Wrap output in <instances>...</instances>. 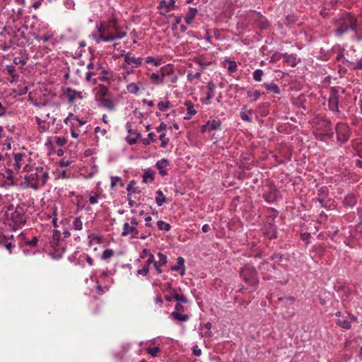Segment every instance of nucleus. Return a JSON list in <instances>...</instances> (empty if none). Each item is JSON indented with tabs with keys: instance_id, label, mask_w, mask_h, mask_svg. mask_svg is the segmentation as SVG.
<instances>
[{
	"instance_id": "40",
	"label": "nucleus",
	"mask_w": 362,
	"mask_h": 362,
	"mask_svg": "<svg viewBox=\"0 0 362 362\" xmlns=\"http://www.w3.org/2000/svg\"><path fill=\"white\" fill-rule=\"evenodd\" d=\"M0 244L1 245L4 244V247L8 251V252L10 254L12 253V248L13 247V246L11 242H8L6 240L5 237L0 235Z\"/></svg>"
},
{
	"instance_id": "26",
	"label": "nucleus",
	"mask_w": 362,
	"mask_h": 362,
	"mask_svg": "<svg viewBox=\"0 0 362 362\" xmlns=\"http://www.w3.org/2000/svg\"><path fill=\"white\" fill-rule=\"evenodd\" d=\"M356 203V197L354 194H347L344 199V204L346 206H354Z\"/></svg>"
},
{
	"instance_id": "7",
	"label": "nucleus",
	"mask_w": 362,
	"mask_h": 362,
	"mask_svg": "<svg viewBox=\"0 0 362 362\" xmlns=\"http://www.w3.org/2000/svg\"><path fill=\"white\" fill-rule=\"evenodd\" d=\"M139 222L134 217H131L128 221L125 222L123 225V230L122 233V236H130L132 238H137L139 230L137 226Z\"/></svg>"
},
{
	"instance_id": "50",
	"label": "nucleus",
	"mask_w": 362,
	"mask_h": 362,
	"mask_svg": "<svg viewBox=\"0 0 362 362\" xmlns=\"http://www.w3.org/2000/svg\"><path fill=\"white\" fill-rule=\"evenodd\" d=\"M146 351L148 354H150L152 357H156L158 353L160 351V349L158 346L155 347H148L146 349Z\"/></svg>"
},
{
	"instance_id": "2",
	"label": "nucleus",
	"mask_w": 362,
	"mask_h": 362,
	"mask_svg": "<svg viewBox=\"0 0 362 362\" xmlns=\"http://www.w3.org/2000/svg\"><path fill=\"white\" fill-rule=\"evenodd\" d=\"M336 32L341 36L349 30L354 31L356 40H362V29L358 25L356 17L349 13L342 14L335 21Z\"/></svg>"
},
{
	"instance_id": "51",
	"label": "nucleus",
	"mask_w": 362,
	"mask_h": 362,
	"mask_svg": "<svg viewBox=\"0 0 362 362\" xmlns=\"http://www.w3.org/2000/svg\"><path fill=\"white\" fill-rule=\"evenodd\" d=\"M114 255V251L112 249H106L103 252L102 259L107 260Z\"/></svg>"
},
{
	"instance_id": "47",
	"label": "nucleus",
	"mask_w": 362,
	"mask_h": 362,
	"mask_svg": "<svg viewBox=\"0 0 362 362\" xmlns=\"http://www.w3.org/2000/svg\"><path fill=\"white\" fill-rule=\"evenodd\" d=\"M264 197L267 202H274L276 200V192L273 189H271V191L268 194H265Z\"/></svg>"
},
{
	"instance_id": "9",
	"label": "nucleus",
	"mask_w": 362,
	"mask_h": 362,
	"mask_svg": "<svg viewBox=\"0 0 362 362\" xmlns=\"http://www.w3.org/2000/svg\"><path fill=\"white\" fill-rule=\"evenodd\" d=\"M175 300H176L175 310L172 313V317H187V315H181V313L183 312L184 310L182 303H187V298L183 295L175 293Z\"/></svg>"
},
{
	"instance_id": "16",
	"label": "nucleus",
	"mask_w": 362,
	"mask_h": 362,
	"mask_svg": "<svg viewBox=\"0 0 362 362\" xmlns=\"http://www.w3.org/2000/svg\"><path fill=\"white\" fill-rule=\"evenodd\" d=\"M131 127H132V124L129 122H127L125 125V127L129 133L128 136H127V141L129 144L132 145V144H134L137 141L139 134L136 132L133 131L131 129Z\"/></svg>"
},
{
	"instance_id": "24",
	"label": "nucleus",
	"mask_w": 362,
	"mask_h": 362,
	"mask_svg": "<svg viewBox=\"0 0 362 362\" xmlns=\"http://www.w3.org/2000/svg\"><path fill=\"white\" fill-rule=\"evenodd\" d=\"M252 111L251 110H247L246 107L244 106L240 111V117L244 121L251 122L252 121Z\"/></svg>"
},
{
	"instance_id": "55",
	"label": "nucleus",
	"mask_w": 362,
	"mask_h": 362,
	"mask_svg": "<svg viewBox=\"0 0 362 362\" xmlns=\"http://www.w3.org/2000/svg\"><path fill=\"white\" fill-rule=\"evenodd\" d=\"M6 70L8 73L12 76L13 81L16 79L18 76L16 74V69L13 65H7Z\"/></svg>"
},
{
	"instance_id": "28",
	"label": "nucleus",
	"mask_w": 362,
	"mask_h": 362,
	"mask_svg": "<svg viewBox=\"0 0 362 362\" xmlns=\"http://www.w3.org/2000/svg\"><path fill=\"white\" fill-rule=\"evenodd\" d=\"M197 13V9L194 8H189L188 12L186 14L185 21L187 24H191L193 19Z\"/></svg>"
},
{
	"instance_id": "52",
	"label": "nucleus",
	"mask_w": 362,
	"mask_h": 362,
	"mask_svg": "<svg viewBox=\"0 0 362 362\" xmlns=\"http://www.w3.org/2000/svg\"><path fill=\"white\" fill-rule=\"evenodd\" d=\"M264 72L262 69H256L253 72V78L255 81L259 82L262 80Z\"/></svg>"
},
{
	"instance_id": "27",
	"label": "nucleus",
	"mask_w": 362,
	"mask_h": 362,
	"mask_svg": "<svg viewBox=\"0 0 362 362\" xmlns=\"http://www.w3.org/2000/svg\"><path fill=\"white\" fill-rule=\"evenodd\" d=\"M221 122L219 119L209 120L206 123V127H208L209 131L219 129L221 128Z\"/></svg>"
},
{
	"instance_id": "57",
	"label": "nucleus",
	"mask_w": 362,
	"mask_h": 362,
	"mask_svg": "<svg viewBox=\"0 0 362 362\" xmlns=\"http://www.w3.org/2000/svg\"><path fill=\"white\" fill-rule=\"evenodd\" d=\"M159 139L161 141L160 146L163 148L166 147L168 144L169 139L166 137L165 134L163 133L159 136Z\"/></svg>"
},
{
	"instance_id": "8",
	"label": "nucleus",
	"mask_w": 362,
	"mask_h": 362,
	"mask_svg": "<svg viewBox=\"0 0 362 362\" xmlns=\"http://www.w3.org/2000/svg\"><path fill=\"white\" fill-rule=\"evenodd\" d=\"M95 100L98 103L99 107L106 109L109 112H114L116 110L117 100L112 99L110 97L101 98L99 95H95Z\"/></svg>"
},
{
	"instance_id": "62",
	"label": "nucleus",
	"mask_w": 362,
	"mask_h": 362,
	"mask_svg": "<svg viewBox=\"0 0 362 362\" xmlns=\"http://www.w3.org/2000/svg\"><path fill=\"white\" fill-rule=\"evenodd\" d=\"M35 38L38 40H42L43 42H47L50 40V36L49 35H43L41 37L36 36Z\"/></svg>"
},
{
	"instance_id": "44",
	"label": "nucleus",
	"mask_w": 362,
	"mask_h": 362,
	"mask_svg": "<svg viewBox=\"0 0 362 362\" xmlns=\"http://www.w3.org/2000/svg\"><path fill=\"white\" fill-rule=\"evenodd\" d=\"M226 62L228 63V71L232 74L237 71L238 66L235 61H230L229 59L225 60Z\"/></svg>"
},
{
	"instance_id": "32",
	"label": "nucleus",
	"mask_w": 362,
	"mask_h": 362,
	"mask_svg": "<svg viewBox=\"0 0 362 362\" xmlns=\"http://www.w3.org/2000/svg\"><path fill=\"white\" fill-rule=\"evenodd\" d=\"M71 228L75 230H81L83 228V222L81 221V216H77L74 218L72 224Z\"/></svg>"
},
{
	"instance_id": "30",
	"label": "nucleus",
	"mask_w": 362,
	"mask_h": 362,
	"mask_svg": "<svg viewBox=\"0 0 362 362\" xmlns=\"http://www.w3.org/2000/svg\"><path fill=\"white\" fill-rule=\"evenodd\" d=\"M154 171L151 169H147L144 171L142 179L143 182L145 183H148L149 182H152L154 179Z\"/></svg>"
},
{
	"instance_id": "13",
	"label": "nucleus",
	"mask_w": 362,
	"mask_h": 362,
	"mask_svg": "<svg viewBox=\"0 0 362 362\" xmlns=\"http://www.w3.org/2000/svg\"><path fill=\"white\" fill-rule=\"evenodd\" d=\"M175 8V1L174 0H170L168 2L163 0L160 2L158 8L160 13L165 15L167 13L173 10Z\"/></svg>"
},
{
	"instance_id": "6",
	"label": "nucleus",
	"mask_w": 362,
	"mask_h": 362,
	"mask_svg": "<svg viewBox=\"0 0 362 362\" xmlns=\"http://www.w3.org/2000/svg\"><path fill=\"white\" fill-rule=\"evenodd\" d=\"M241 277L245 283L249 285H256L258 284L257 272L254 267L250 264H246L240 272Z\"/></svg>"
},
{
	"instance_id": "60",
	"label": "nucleus",
	"mask_w": 362,
	"mask_h": 362,
	"mask_svg": "<svg viewBox=\"0 0 362 362\" xmlns=\"http://www.w3.org/2000/svg\"><path fill=\"white\" fill-rule=\"evenodd\" d=\"M121 67L125 70V73L127 74V75H129V74H132L134 73V69L136 68H132V66H127V65H122Z\"/></svg>"
},
{
	"instance_id": "39",
	"label": "nucleus",
	"mask_w": 362,
	"mask_h": 362,
	"mask_svg": "<svg viewBox=\"0 0 362 362\" xmlns=\"http://www.w3.org/2000/svg\"><path fill=\"white\" fill-rule=\"evenodd\" d=\"M201 78V72L194 74L192 71H187V78L189 82H192L194 80H199Z\"/></svg>"
},
{
	"instance_id": "3",
	"label": "nucleus",
	"mask_w": 362,
	"mask_h": 362,
	"mask_svg": "<svg viewBox=\"0 0 362 362\" xmlns=\"http://www.w3.org/2000/svg\"><path fill=\"white\" fill-rule=\"evenodd\" d=\"M25 211L23 205H18L16 208L12 204L8 205L5 211L7 224L13 230L23 226L26 222Z\"/></svg>"
},
{
	"instance_id": "15",
	"label": "nucleus",
	"mask_w": 362,
	"mask_h": 362,
	"mask_svg": "<svg viewBox=\"0 0 362 362\" xmlns=\"http://www.w3.org/2000/svg\"><path fill=\"white\" fill-rule=\"evenodd\" d=\"M35 119L38 126V131L40 133H43L49 130L50 124L49 122H47V120L44 118L42 114H40V117L35 116Z\"/></svg>"
},
{
	"instance_id": "11",
	"label": "nucleus",
	"mask_w": 362,
	"mask_h": 362,
	"mask_svg": "<svg viewBox=\"0 0 362 362\" xmlns=\"http://www.w3.org/2000/svg\"><path fill=\"white\" fill-rule=\"evenodd\" d=\"M336 132L337 134V139L344 143L349 138V127L344 123H338L336 127Z\"/></svg>"
},
{
	"instance_id": "43",
	"label": "nucleus",
	"mask_w": 362,
	"mask_h": 362,
	"mask_svg": "<svg viewBox=\"0 0 362 362\" xmlns=\"http://www.w3.org/2000/svg\"><path fill=\"white\" fill-rule=\"evenodd\" d=\"M158 228L160 230L169 231L171 228L170 225L165 221H158L157 222Z\"/></svg>"
},
{
	"instance_id": "63",
	"label": "nucleus",
	"mask_w": 362,
	"mask_h": 362,
	"mask_svg": "<svg viewBox=\"0 0 362 362\" xmlns=\"http://www.w3.org/2000/svg\"><path fill=\"white\" fill-rule=\"evenodd\" d=\"M167 129V125L164 122H161L159 126L156 127V131L158 132H163Z\"/></svg>"
},
{
	"instance_id": "34",
	"label": "nucleus",
	"mask_w": 362,
	"mask_h": 362,
	"mask_svg": "<svg viewBox=\"0 0 362 362\" xmlns=\"http://www.w3.org/2000/svg\"><path fill=\"white\" fill-rule=\"evenodd\" d=\"M19 238L25 242V243L31 247H35L37 243V238L36 237H33L31 240H27L25 238L24 233H21L19 235Z\"/></svg>"
},
{
	"instance_id": "37",
	"label": "nucleus",
	"mask_w": 362,
	"mask_h": 362,
	"mask_svg": "<svg viewBox=\"0 0 362 362\" xmlns=\"http://www.w3.org/2000/svg\"><path fill=\"white\" fill-rule=\"evenodd\" d=\"M262 94L263 93H262L258 90H248L247 91V97L252 98L253 101L257 100Z\"/></svg>"
},
{
	"instance_id": "14",
	"label": "nucleus",
	"mask_w": 362,
	"mask_h": 362,
	"mask_svg": "<svg viewBox=\"0 0 362 362\" xmlns=\"http://www.w3.org/2000/svg\"><path fill=\"white\" fill-rule=\"evenodd\" d=\"M64 122L66 125L69 124H77L78 128L87 123V121L83 119H80L73 113H69V115L64 119Z\"/></svg>"
},
{
	"instance_id": "33",
	"label": "nucleus",
	"mask_w": 362,
	"mask_h": 362,
	"mask_svg": "<svg viewBox=\"0 0 362 362\" xmlns=\"http://www.w3.org/2000/svg\"><path fill=\"white\" fill-rule=\"evenodd\" d=\"M156 203L158 206H161L164 203L166 202V197L161 190L156 192Z\"/></svg>"
},
{
	"instance_id": "20",
	"label": "nucleus",
	"mask_w": 362,
	"mask_h": 362,
	"mask_svg": "<svg viewBox=\"0 0 362 362\" xmlns=\"http://www.w3.org/2000/svg\"><path fill=\"white\" fill-rule=\"evenodd\" d=\"M160 73L158 71L156 73L150 74L149 78L153 84L160 85L163 83V79L165 74L162 71V69H160Z\"/></svg>"
},
{
	"instance_id": "53",
	"label": "nucleus",
	"mask_w": 362,
	"mask_h": 362,
	"mask_svg": "<svg viewBox=\"0 0 362 362\" xmlns=\"http://www.w3.org/2000/svg\"><path fill=\"white\" fill-rule=\"evenodd\" d=\"M109 92L107 88L105 86H101L95 95H99L100 97H109Z\"/></svg>"
},
{
	"instance_id": "21",
	"label": "nucleus",
	"mask_w": 362,
	"mask_h": 362,
	"mask_svg": "<svg viewBox=\"0 0 362 362\" xmlns=\"http://www.w3.org/2000/svg\"><path fill=\"white\" fill-rule=\"evenodd\" d=\"M184 105L187 108V115L185 116L184 119H189L192 116L197 114L194 105L189 100L185 101Z\"/></svg>"
},
{
	"instance_id": "42",
	"label": "nucleus",
	"mask_w": 362,
	"mask_h": 362,
	"mask_svg": "<svg viewBox=\"0 0 362 362\" xmlns=\"http://www.w3.org/2000/svg\"><path fill=\"white\" fill-rule=\"evenodd\" d=\"M135 182L132 180L127 187V191L128 192L127 197H130L132 194L138 192L137 188L134 187Z\"/></svg>"
},
{
	"instance_id": "36",
	"label": "nucleus",
	"mask_w": 362,
	"mask_h": 362,
	"mask_svg": "<svg viewBox=\"0 0 362 362\" xmlns=\"http://www.w3.org/2000/svg\"><path fill=\"white\" fill-rule=\"evenodd\" d=\"M337 325L341 327L344 329H350L351 328V322L348 320L346 318H338L336 322Z\"/></svg>"
},
{
	"instance_id": "18",
	"label": "nucleus",
	"mask_w": 362,
	"mask_h": 362,
	"mask_svg": "<svg viewBox=\"0 0 362 362\" xmlns=\"http://www.w3.org/2000/svg\"><path fill=\"white\" fill-rule=\"evenodd\" d=\"M171 270L179 272L180 274L183 276L185 274V259L182 257H179L177 259L176 264L171 267Z\"/></svg>"
},
{
	"instance_id": "59",
	"label": "nucleus",
	"mask_w": 362,
	"mask_h": 362,
	"mask_svg": "<svg viewBox=\"0 0 362 362\" xmlns=\"http://www.w3.org/2000/svg\"><path fill=\"white\" fill-rule=\"evenodd\" d=\"M94 76V73L91 71H88L86 73V79L88 82L95 83L97 82V80L94 78L93 76Z\"/></svg>"
},
{
	"instance_id": "4",
	"label": "nucleus",
	"mask_w": 362,
	"mask_h": 362,
	"mask_svg": "<svg viewBox=\"0 0 362 362\" xmlns=\"http://www.w3.org/2000/svg\"><path fill=\"white\" fill-rule=\"evenodd\" d=\"M25 173L22 176L28 185L33 189L44 186L49 177L47 170L42 166H37L35 168H32L30 166Z\"/></svg>"
},
{
	"instance_id": "61",
	"label": "nucleus",
	"mask_w": 362,
	"mask_h": 362,
	"mask_svg": "<svg viewBox=\"0 0 362 362\" xmlns=\"http://www.w3.org/2000/svg\"><path fill=\"white\" fill-rule=\"evenodd\" d=\"M355 69H362V57L356 59V62H352Z\"/></svg>"
},
{
	"instance_id": "56",
	"label": "nucleus",
	"mask_w": 362,
	"mask_h": 362,
	"mask_svg": "<svg viewBox=\"0 0 362 362\" xmlns=\"http://www.w3.org/2000/svg\"><path fill=\"white\" fill-rule=\"evenodd\" d=\"M158 107L160 111H165L169 108L170 103L169 101H160L158 103Z\"/></svg>"
},
{
	"instance_id": "54",
	"label": "nucleus",
	"mask_w": 362,
	"mask_h": 362,
	"mask_svg": "<svg viewBox=\"0 0 362 362\" xmlns=\"http://www.w3.org/2000/svg\"><path fill=\"white\" fill-rule=\"evenodd\" d=\"M196 62L199 65L200 71L204 70L209 64L203 58L197 59Z\"/></svg>"
},
{
	"instance_id": "19",
	"label": "nucleus",
	"mask_w": 362,
	"mask_h": 362,
	"mask_svg": "<svg viewBox=\"0 0 362 362\" xmlns=\"http://www.w3.org/2000/svg\"><path fill=\"white\" fill-rule=\"evenodd\" d=\"M169 165V162L167 159L162 158L161 160L157 161L156 163V167L159 171L160 175L164 176L168 174V166Z\"/></svg>"
},
{
	"instance_id": "41",
	"label": "nucleus",
	"mask_w": 362,
	"mask_h": 362,
	"mask_svg": "<svg viewBox=\"0 0 362 362\" xmlns=\"http://www.w3.org/2000/svg\"><path fill=\"white\" fill-rule=\"evenodd\" d=\"M147 64H152L155 66H158L161 64V60L159 58H155L151 56H148L146 58L145 60Z\"/></svg>"
},
{
	"instance_id": "48",
	"label": "nucleus",
	"mask_w": 362,
	"mask_h": 362,
	"mask_svg": "<svg viewBox=\"0 0 362 362\" xmlns=\"http://www.w3.org/2000/svg\"><path fill=\"white\" fill-rule=\"evenodd\" d=\"M284 59L286 63L291 66H295L297 64V60L293 55H285Z\"/></svg>"
},
{
	"instance_id": "23",
	"label": "nucleus",
	"mask_w": 362,
	"mask_h": 362,
	"mask_svg": "<svg viewBox=\"0 0 362 362\" xmlns=\"http://www.w3.org/2000/svg\"><path fill=\"white\" fill-rule=\"evenodd\" d=\"M207 88L209 91L206 93L204 103L209 105L211 103V100L213 98V93L216 88V86L212 81H210L207 84Z\"/></svg>"
},
{
	"instance_id": "29",
	"label": "nucleus",
	"mask_w": 362,
	"mask_h": 362,
	"mask_svg": "<svg viewBox=\"0 0 362 362\" xmlns=\"http://www.w3.org/2000/svg\"><path fill=\"white\" fill-rule=\"evenodd\" d=\"M262 86L267 89V91L274 94H279L281 92L279 87L274 83H264Z\"/></svg>"
},
{
	"instance_id": "35",
	"label": "nucleus",
	"mask_w": 362,
	"mask_h": 362,
	"mask_svg": "<svg viewBox=\"0 0 362 362\" xmlns=\"http://www.w3.org/2000/svg\"><path fill=\"white\" fill-rule=\"evenodd\" d=\"M127 90L129 93L132 94H138L139 92V86L136 83H130L127 86Z\"/></svg>"
},
{
	"instance_id": "46",
	"label": "nucleus",
	"mask_w": 362,
	"mask_h": 362,
	"mask_svg": "<svg viewBox=\"0 0 362 362\" xmlns=\"http://www.w3.org/2000/svg\"><path fill=\"white\" fill-rule=\"evenodd\" d=\"M100 198V195L95 192H92L90 194L88 197V202L90 204H95L98 202L99 199Z\"/></svg>"
},
{
	"instance_id": "12",
	"label": "nucleus",
	"mask_w": 362,
	"mask_h": 362,
	"mask_svg": "<svg viewBox=\"0 0 362 362\" xmlns=\"http://www.w3.org/2000/svg\"><path fill=\"white\" fill-rule=\"evenodd\" d=\"M339 97L337 92L333 88L328 100V106L331 111L339 112L338 110Z\"/></svg>"
},
{
	"instance_id": "17",
	"label": "nucleus",
	"mask_w": 362,
	"mask_h": 362,
	"mask_svg": "<svg viewBox=\"0 0 362 362\" xmlns=\"http://www.w3.org/2000/svg\"><path fill=\"white\" fill-rule=\"evenodd\" d=\"M66 95L68 97L69 103H73L76 99H83V94L81 91L76 90L71 88H68L66 90Z\"/></svg>"
},
{
	"instance_id": "45",
	"label": "nucleus",
	"mask_w": 362,
	"mask_h": 362,
	"mask_svg": "<svg viewBox=\"0 0 362 362\" xmlns=\"http://www.w3.org/2000/svg\"><path fill=\"white\" fill-rule=\"evenodd\" d=\"M158 255V261H155V262L158 263V264L161 265V266H164L167 264L168 262V258H167V256L161 252H158L157 254Z\"/></svg>"
},
{
	"instance_id": "10",
	"label": "nucleus",
	"mask_w": 362,
	"mask_h": 362,
	"mask_svg": "<svg viewBox=\"0 0 362 362\" xmlns=\"http://www.w3.org/2000/svg\"><path fill=\"white\" fill-rule=\"evenodd\" d=\"M124 63L122 65L131 66L132 68H139L142 65L143 59L141 57H136L128 52L124 54Z\"/></svg>"
},
{
	"instance_id": "38",
	"label": "nucleus",
	"mask_w": 362,
	"mask_h": 362,
	"mask_svg": "<svg viewBox=\"0 0 362 362\" xmlns=\"http://www.w3.org/2000/svg\"><path fill=\"white\" fill-rule=\"evenodd\" d=\"M71 135L74 139H78L80 131L78 129L77 124H69Z\"/></svg>"
},
{
	"instance_id": "5",
	"label": "nucleus",
	"mask_w": 362,
	"mask_h": 362,
	"mask_svg": "<svg viewBox=\"0 0 362 362\" xmlns=\"http://www.w3.org/2000/svg\"><path fill=\"white\" fill-rule=\"evenodd\" d=\"M30 154L27 152H18L13 153L12 166L16 173H25L31 166Z\"/></svg>"
},
{
	"instance_id": "25",
	"label": "nucleus",
	"mask_w": 362,
	"mask_h": 362,
	"mask_svg": "<svg viewBox=\"0 0 362 362\" xmlns=\"http://www.w3.org/2000/svg\"><path fill=\"white\" fill-rule=\"evenodd\" d=\"M252 18L255 21H259V25H260L261 28L264 29L267 27V22L265 18L263 17L262 15H260L259 13L252 12Z\"/></svg>"
},
{
	"instance_id": "1",
	"label": "nucleus",
	"mask_w": 362,
	"mask_h": 362,
	"mask_svg": "<svg viewBox=\"0 0 362 362\" xmlns=\"http://www.w3.org/2000/svg\"><path fill=\"white\" fill-rule=\"evenodd\" d=\"M96 28L98 31V35H92L93 38L97 44L102 42H112L115 40H119L127 35V32L124 31L118 23L116 18H112L106 22H100L96 24Z\"/></svg>"
},
{
	"instance_id": "64",
	"label": "nucleus",
	"mask_w": 362,
	"mask_h": 362,
	"mask_svg": "<svg viewBox=\"0 0 362 362\" xmlns=\"http://www.w3.org/2000/svg\"><path fill=\"white\" fill-rule=\"evenodd\" d=\"M148 274V270L146 269H144V267L136 271L137 275L146 276Z\"/></svg>"
},
{
	"instance_id": "22",
	"label": "nucleus",
	"mask_w": 362,
	"mask_h": 362,
	"mask_svg": "<svg viewBox=\"0 0 362 362\" xmlns=\"http://www.w3.org/2000/svg\"><path fill=\"white\" fill-rule=\"evenodd\" d=\"M262 230L264 234L269 239L276 238V228L273 224L265 226Z\"/></svg>"
},
{
	"instance_id": "31",
	"label": "nucleus",
	"mask_w": 362,
	"mask_h": 362,
	"mask_svg": "<svg viewBox=\"0 0 362 362\" xmlns=\"http://www.w3.org/2000/svg\"><path fill=\"white\" fill-rule=\"evenodd\" d=\"M148 259V262L152 261V258L154 257V255L151 252L149 249L145 248L144 249L139 255V258L136 260L137 262H140L141 259Z\"/></svg>"
},
{
	"instance_id": "58",
	"label": "nucleus",
	"mask_w": 362,
	"mask_h": 362,
	"mask_svg": "<svg viewBox=\"0 0 362 362\" xmlns=\"http://www.w3.org/2000/svg\"><path fill=\"white\" fill-rule=\"evenodd\" d=\"M55 142L57 144V146L62 147L66 144L67 140L64 137L57 136L55 137Z\"/></svg>"
},
{
	"instance_id": "49",
	"label": "nucleus",
	"mask_w": 362,
	"mask_h": 362,
	"mask_svg": "<svg viewBox=\"0 0 362 362\" xmlns=\"http://www.w3.org/2000/svg\"><path fill=\"white\" fill-rule=\"evenodd\" d=\"M118 185L123 186V183H122L121 177H119L118 176H112L111 177V187L114 188Z\"/></svg>"
}]
</instances>
